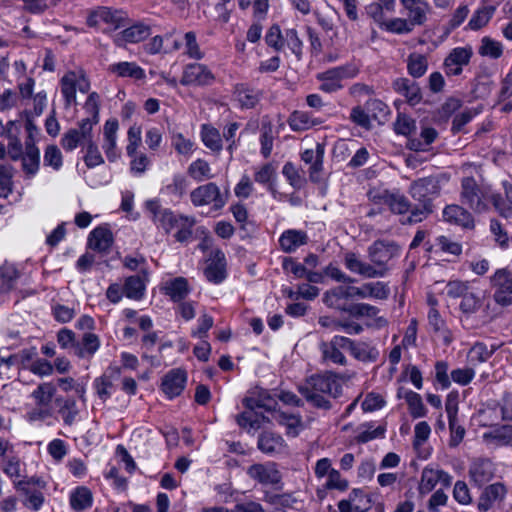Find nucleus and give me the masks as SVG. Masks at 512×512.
<instances>
[{
    "mask_svg": "<svg viewBox=\"0 0 512 512\" xmlns=\"http://www.w3.org/2000/svg\"><path fill=\"white\" fill-rule=\"evenodd\" d=\"M298 391L314 407L328 410L331 403L326 396L337 398L342 392V386L337 374L326 372L309 377L298 387Z\"/></svg>",
    "mask_w": 512,
    "mask_h": 512,
    "instance_id": "f257e3e1",
    "label": "nucleus"
},
{
    "mask_svg": "<svg viewBox=\"0 0 512 512\" xmlns=\"http://www.w3.org/2000/svg\"><path fill=\"white\" fill-rule=\"evenodd\" d=\"M410 195L419 204L412 210L404 223L415 224L426 219L433 212V200L440 194L439 181L433 177L420 178L410 186Z\"/></svg>",
    "mask_w": 512,
    "mask_h": 512,
    "instance_id": "f03ea898",
    "label": "nucleus"
},
{
    "mask_svg": "<svg viewBox=\"0 0 512 512\" xmlns=\"http://www.w3.org/2000/svg\"><path fill=\"white\" fill-rule=\"evenodd\" d=\"M461 203L474 212L482 213L489 207V187L480 186L473 177H465L461 182Z\"/></svg>",
    "mask_w": 512,
    "mask_h": 512,
    "instance_id": "7ed1b4c3",
    "label": "nucleus"
},
{
    "mask_svg": "<svg viewBox=\"0 0 512 512\" xmlns=\"http://www.w3.org/2000/svg\"><path fill=\"white\" fill-rule=\"evenodd\" d=\"M368 257L376 271H382L385 277L389 271L388 263L399 256L400 247L393 241L377 240L368 248Z\"/></svg>",
    "mask_w": 512,
    "mask_h": 512,
    "instance_id": "20e7f679",
    "label": "nucleus"
},
{
    "mask_svg": "<svg viewBox=\"0 0 512 512\" xmlns=\"http://www.w3.org/2000/svg\"><path fill=\"white\" fill-rule=\"evenodd\" d=\"M190 200L195 207L212 205V209L218 211L226 205L227 195L221 193L217 184L209 182L192 190Z\"/></svg>",
    "mask_w": 512,
    "mask_h": 512,
    "instance_id": "39448f33",
    "label": "nucleus"
},
{
    "mask_svg": "<svg viewBox=\"0 0 512 512\" xmlns=\"http://www.w3.org/2000/svg\"><path fill=\"white\" fill-rule=\"evenodd\" d=\"M244 405L247 408V411H244L236 417V421L240 427L249 430H258L264 423L270 422V419L267 416L257 412V409L260 408H264L266 411L272 412L274 408L270 405L265 404L262 400L254 398L244 399Z\"/></svg>",
    "mask_w": 512,
    "mask_h": 512,
    "instance_id": "423d86ee",
    "label": "nucleus"
},
{
    "mask_svg": "<svg viewBox=\"0 0 512 512\" xmlns=\"http://www.w3.org/2000/svg\"><path fill=\"white\" fill-rule=\"evenodd\" d=\"M61 93L65 100V106L76 105V91L87 93L90 82L82 71H69L60 80Z\"/></svg>",
    "mask_w": 512,
    "mask_h": 512,
    "instance_id": "0eeeda50",
    "label": "nucleus"
},
{
    "mask_svg": "<svg viewBox=\"0 0 512 512\" xmlns=\"http://www.w3.org/2000/svg\"><path fill=\"white\" fill-rule=\"evenodd\" d=\"M145 209L149 213L153 223L169 233L174 227L178 226L180 216L161 205L160 200L150 199L145 202Z\"/></svg>",
    "mask_w": 512,
    "mask_h": 512,
    "instance_id": "6e6552de",
    "label": "nucleus"
},
{
    "mask_svg": "<svg viewBox=\"0 0 512 512\" xmlns=\"http://www.w3.org/2000/svg\"><path fill=\"white\" fill-rule=\"evenodd\" d=\"M350 338L345 336H334L330 341H323L319 344L322 360L327 363L345 366L347 359L343 350L347 351V344Z\"/></svg>",
    "mask_w": 512,
    "mask_h": 512,
    "instance_id": "1a4fd4ad",
    "label": "nucleus"
},
{
    "mask_svg": "<svg viewBox=\"0 0 512 512\" xmlns=\"http://www.w3.org/2000/svg\"><path fill=\"white\" fill-rule=\"evenodd\" d=\"M215 81V75L204 64H187L182 73L180 83L184 86H210Z\"/></svg>",
    "mask_w": 512,
    "mask_h": 512,
    "instance_id": "9d476101",
    "label": "nucleus"
},
{
    "mask_svg": "<svg viewBox=\"0 0 512 512\" xmlns=\"http://www.w3.org/2000/svg\"><path fill=\"white\" fill-rule=\"evenodd\" d=\"M472 56L473 50L470 46L453 48L443 62V70L446 76L461 75L464 67L469 65Z\"/></svg>",
    "mask_w": 512,
    "mask_h": 512,
    "instance_id": "9b49d317",
    "label": "nucleus"
},
{
    "mask_svg": "<svg viewBox=\"0 0 512 512\" xmlns=\"http://www.w3.org/2000/svg\"><path fill=\"white\" fill-rule=\"evenodd\" d=\"M93 127L88 120H81L77 128L66 131L61 138V146L67 152L75 150L79 145H86L93 139Z\"/></svg>",
    "mask_w": 512,
    "mask_h": 512,
    "instance_id": "f8f14e48",
    "label": "nucleus"
},
{
    "mask_svg": "<svg viewBox=\"0 0 512 512\" xmlns=\"http://www.w3.org/2000/svg\"><path fill=\"white\" fill-rule=\"evenodd\" d=\"M369 195L375 204L387 205L394 214L401 215L412 210L407 197L399 192H390L388 190L371 191Z\"/></svg>",
    "mask_w": 512,
    "mask_h": 512,
    "instance_id": "ddd939ff",
    "label": "nucleus"
},
{
    "mask_svg": "<svg viewBox=\"0 0 512 512\" xmlns=\"http://www.w3.org/2000/svg\"><path fill=\"white\" fill-rule=\"evenodd\" d=\"M494 288V300L502 305L512 304V272L507 269H499L491 277Z\"/></svg>",
    "mask_w": 512,
    "mask_h": 512,
    "instance_id": "4468645a",
    "label": "nucleus"
},
{
    "mask_svg": "<svg viewBox=\"0 0 512 512\" xmlns=\"http://www.w3.org/2000/svg\"><path fill=\"white\" fill-rule=\"evenodd\" d=\"M151 34V27L145 22H136L113 36V42L118 47L135 44L147 39Z\"/></svg>",
    "mask_w": 512,
    "mask_h": 512,
    "instance_id": "2eb2a0df",
    "label": "nucleus"
},
{
    "mask_svg": "<svg viewBox=\"0 0 512 512\" xmlns=\"http://www.w3.org/2000/svg\"><path fill=\"white\" fill-rule=\"evenodd\" d=\"M247 474L262 485H276L282 479V475L274 462L253 464L248 468Z\"/></svg>",
    "mask_w": 512,
    "mask_h": 512,
    "instance_id": "dca6fc26",
    "label": "nucleus"
},
{
    "mask_svg": "<svg viewBox=\"0 0 512 512\" xmlns=\"http://www.w3.org/2000/svg\"><path fill=\"white\" fill-rule=\"evenodd\" d=\"M204 275L209 282L219 284L226 278V258L220 249H214L210 253Z\"/></svg>",
    "mask_w": 512,
    "mask_h": 512,
    "instance_id": "f3484780",
    "label": "nucleus"
},
{
    "mask_svg": "<svg viewBox=\"0 0 512 512\" xmlns=\"http://www.w3.org/2000/svg\"><path fill=\"white\" fill-rule=\"evenodd\" d=\"M187 375L184 370L172 369L162 379V390L172 399L179 396L185 388Z\"/></svg>",
    "mask_w": 512,
    "mask_h": 512,
    "instance_id": "a211bd4d",
    "label": "nucleus"
},
{
    "mask_svg": "<svg viewBox=\"0 0 512 512\" xmlns=\"http://www.w3.org/2000/svg\"><path fill=\"white\" fill-rule=\"evenodd\" d=\"M407 19L415 26H422L427 21L430 5L425 0H400Z\"/></svg>",
    "mask_w": 512,
    "mask_h": 512,
    "instance_id": "6ab92c4d",
    "label": "nucleus"
},
{
    "mask_svg": "<svg viewBox=\"0 0 512 512\" xmlns=\"http://www.w3.org/2000/svg\"><path fill=\"white\" fill-rule=\"evenodd\" d=\"M392 87L394 91L403 96L406 102L411 106L419 104L422 100L421 89L418 83L413 80L397 78L393 81Z\"/></svg>",
    "mask_w": 512,
    "mask_h": 512,
    "instance_id": "aec40b11",
    "label": "nucleus"
},
{
    "mask_svg": "<svg viewBox=\"0 0 512 512\" xmlns=\"http://www.w3.org/2000/svg\"><path fill=\"white\" fill-rule=\"evenodd\" d=\"M344 265L352 273L359 274L365 278L383 277L382 271H376L372 264L361 260L354 252H347L345 254Z\"/></svg>",
    "mask_w": 512,
    "mask_h": 512,
    "instance_id": "412c9836",
    "label": "nucleus"
},
{
    "mask_svg": "<svg viewBox=\"0 0 512 512\" xmlns=\"http://www.w3.org/2000/svg\"><path fill=\"white\" fill-rule=\"evenodd\" d=\"M161 291L173 302L184 300L191 291L188 280L184 277H175L162 283Z\"/></svg>",
    "mask_w": 512,
    "mask_h": 512,
    "instance_id": "4be33fe9",
    "label": "nucleus"
},
{
    "mask_svg": "<svg viewBox=\"0 0 512 512\" xmlns=\"http://www.w3.org/2000/svg\"><path fill=\"white\" fill-rule=\"evenodd\" d=\"M309 237L303 230L287 229L279 237L280 249L285 253H293L308 243Z\"/></svg>",
    "mask_w": 512,
    "mask_h": 512,
    "instance_id": "5701e85b",
    "label": "nucleus"
},
{
    "mask_svg": "<svg viewBox=\"0 0 512 512\" xmlns=\"http://www.w3.org/2000/svg\"><path fill=\"white\" fill-rule=\"evenodd\" d=\"M450 481L451 477L447 472L425 467L421 474L419 491L421 494H427L434 489L438 482H442L444 485H449Z\"/></svg>",
    "mask_w": 512,
    "mask_h": 512,
    "instance_id": "b1692460",
    "label": "nucleus"
},
{
    "mask_svg": "<svg viewBox=\"0 0 512 512\" xmlns=\"http://www.w3.org/2000/svg\"><path fill=\"white\" fill-rule=\"evenodd\" d=\"M117 130L118 121L116 119H109L105 122L102 148L110 162H114L120 155L116 147Z\"/></svg>",
    "mask_w": 512,
    "mask_h": 512,
    "instance_id": "393cba45",
    "label": "nucleus"
},
{
    "mask_svg": "<svg viewBox=\"0 0 512 512\" xmlns=\"http://www.w3.org/2000/svg\"><path fill=\"white\" fill-rule=\"evenodd\" d=\"M113 244L112 232L106 227H96L88 236L89 248L105 253L108 252Z\"/></svg>",
    "mask_w": 512,
    "mask_h": 512,
    "instance_id": "a878e982",
    "label": "nucleus"
},
{
    "mask_svg": "<svg viewBox=\"0 0 512 512\" xmlns=\"http://www.w3.org/2000/svg\"><path fill=\"white\" fill-rule=\"evenodd\" d=\"M234 96L241 108L252 109L260 101L262 93L260 90L250 87L247 84H237L234 88Z\"/></svg>",
    "mask_w": 512,
    "mask_h": 512,
    "instance_id": "bb28decb",
    "label": "nucleus"
},
{
    "mask_svg": "<svg viewBox=\"0 0 512 512\" xmlns=\"http://www.w3.org/2000/svg\"><path fill=\"white\" fill-rule=\"evenodd\" d=\"M443 217L447 222L454 223L464 228L474 227L472 215L459 205H448L443 211Z\"/></svg>",
    "mask_w": 512,
    "mask_h": 512,
    "instance_id": "cd10ccee",
    "label": "nucleus"
},
{
    "mask_svg": "<svg viewBox=\"0 0 512 512\" xmlns=\"http://www.w3.org/2000/svg\"><path fill=\"white\" fill-rule=\"evenodd\" d=\"M258 449L268 455H274L284 450V439L273 432H262L258 437Z\"/></svg>",
    "mask_w": 512,
    "mask_h": 512,
    "instance_id": "c85d7f7f",
    "label": "nucleus"
},
{
    "mask_svg": "<svg viewBox=\"0 0 512 512\" xmlns=\"http://www.w3.org/2000/svg\"><path fill=\"white\" fill-rule=\"evenodd\" d=\"M347 351L362 362H374L379 357V350L375 346L367 342H355L352 339L347 344Z\"/></svg>",
    "mask_w": 512,
    "mask_h": 512,
    "instance_id": "c756f323",
    "label": "nucleus"
},
{
    "mask_svg": "<svg viewBox=\"0 0 512 512\" xmlns=\"http://www.w3.org/2000/svg\"><path fill=\"white\" fill-rule=\"evenodd\" d=\"M506 488L502 483H494L485 488L478 502L480 511H487L495 501L502 500L506 495Z\"/></svg>",
    "mask_w": 512,
    "mask_h": 512,
    "instance_id": "7c9ffc66",
    "label": "nucleus"
},
{
    "mask_svg": "<svg viewBox=\"0 0 512 512\" xmlns=\"http://www.w3.org/2000/svg\"><path fill=\"white\" fill-rule=\"evenodd\" d=\"M288 125L294 132L306 131L314 126L321 124L319 119L313 118L312 115L306 111H293L288 117Z\"/></svg>",
    "mask_w": 512,
    "mask_h": 512,
    "instance_id": "2f4dec72",
    "label": "nucleus"
},
{
    "mask_svg": "<svg viewBox=\"0 0 512 512\" xmlns=\"http://www.w3.org/2000/svg\"><path fill=\"white\" fill-rule=\"evenodd\" d=\"M438 137L436 129L424 126L421 129L420 135L410 137L407 141V148L413 151H426L430 144H432Z\"/></svg>",
    "mask_w": 512,
    "mask_h": 512,
    "instance_id": "473e14b6",
    "label": "nucleus"
},
{
    "mask_svg": "<svg viewBox=\"0 0 512 512\" xmlns=\"http://www.w3.org/2000/svg\"><path fill=\"white\" fill-rule=\"evenodd\" d=\"M359 69L353 64L328 69L317 75V79L336 80L341 83L342 80L351 79L358 75Z\"/></svg>",
    "mask_w": 512,
    "mask_h": 512,
    "instance_id": "72a5a7b5",
    "label": "nucleus"
},
{
    "mask_svg": "<svg viewBox=\"0 0 512 512\" xmlns=\"http://www.w3.org/2000/svg\"><path fill=\"white\" fill-rule=\"evenodd\" d=\"M69 501L71 508L80 512L92 506L93 495L87 487L79 486L71 492Z\"/></svg>",
    "mask_w": 512,
    "mask_h": 512,
    "instance_id": "f704fd0d",
    "label": "nucleus"
},
{
    "mask_svg": "<svg viewBox=\"0 0 512 512\" xmlns=\"http://www.w3.org/2000/svg\"><path fill=\"white\" fill-rule=\"evenodd\" d=\"M100 347V339L94 334L87 332L83 335L81 342L75 346V355L79 358L92 357Z\"/></svg>",
    "mask_w": 512,
    "mask_h": 512,
    "instance_id": "c9c22d12",
    "label": "nucleus"
},
{
    "mask_svg": "<svg viewBox=\"0 0 512 512\" xmlns=\"http://www.w3.org/2000/svg\"><path fill=\"white\" fill-rule=\"evenodd\" d=\"M272 419L279 425L284 426L287 434L296 436L299 433V427L301 425L299 415L283 412L274 408L272 411Z\"/></svg>",
    "mask_w": 512,
    "mask_h": 512,
    "instance_id": "e433bc0d",
    "label": "nucleus"
},
{
    "mask_svg": "<svg viewBox=\"0 0 512 512\" xmlns=\"http://www.w3.org/2000/svg\"><path fill=\"white\" fill-rule=\"evenodd\" d=\"M145 289V280L140 275L129 276L124 281L123 292L129 299L141 300L144 297Z\"/></svg>",
    "mask_w": 512,
    "mask_h": 512,
    "instance_id": "4c0bfd02",
    "label": "nucleus"
},
{
    "mask_svg": "<svg viewBox=\"0 0 512 512\" xmlns=\"http://www.w3.org/2000/svg\"><path fill=\"white\" fill-rule=\"evenodd\" d=\"M488 460L475 461L469 469L471 480L478 486H482L492 477V467Z\"/></svg>",
    "mask_w": 512,
    "mask_h": 512,
    "instance_id": "58836bf2",
    "label": "nucleus"
},
{
    "mask_svg": "<svg viewBox=\"0 0 512 512\" xmlns=\"http://www.w3.org/2000/svg\"><path fill=\"white\" fill-rule=\"evenodd\" d=\"M18 491L26 495L25 506L33 511H38L44 503V495L42 490L28 487L26 483H15Z\"/></svg>",
    "mask_w": 512,
    "mask_h": 512,
    "instance_id": "ea45409f",
    "label": "nucleus"
},
{
    "mask_svg": "<svg viewBox=\"0 0 512 512\" xmlns=\"http://www.w3.org/2000/svg\"><path fill=\"white\" fill-rule=\"evenodd\" d=\"M402 391V388L399 389L398 391L399 398L402 397ZM403 397L405 398L408 404L409 412L413 418H420L426 415L425 406L423 404L421 396L418 393L411 390H407L404 391Z\"/></svg>",
    "mask_w": 512,
    "mask_h": 512,
    "instance_id": "a19ab883",
    "label": "nucleus"
},
{
    "mask_svg": "<svg viewBox=\"0 0 512 512\" xmlns=\"http://www.w3.org/2000/svg\"><path fill=\"white\" fill-rule=\"evenodd\" d=\"M261 154L264 158H268L273 149V125L267 117H263L260 129Z\"/></svg>",
    "mask_w": 512,
    "mask_h": 512,
    "instance_id": "79ce46f5",
    "label": "nucleus"
},
{
    "mask_svg": "<svg viewBox=\"0 0 512 512\" xmlns=\"http://www.w3.org/2000/svg\"><path fill=\"white\" fill-rule=\"evenodd\" d=\"M201 139L204 145L214 152H220L223 148L220 132L209 124L202 125Z\"/></svg>",
    "mask_w": 512,
    "mask_h": 512,
    "instance_id": "37998d69",
    "label": "nucleus"
},
{
    "mask_svg": "<svg viewBox=\"0 0 512 512\" xmlns=\"http://www.w3.org/2000/svg\"><path fill=\"white\" fill-rule=\"evenodd\" d=\"M110 70L119 77H131L136 80L145 77L144 70L134 62H119L111 65Z\"/></svg>",
    "mask_w": 512,
    "mask_h": 512,
    "instance_id": "c03bdc74",
    "label": "nucleus"
},
{
    "mask_svg": "<svg viewBox=\"0 0 512 512\" xmlns=\"http://www.w3.org/2000/svg\"><path fill=\"white\" fill-rule=\"evenodd\" d=\"M187 173L197 182H203L213 178L209 163L201 158L196 159L188 166Z\"/></svg>",
    "mask_w": 512,
    "mask_h": 512,
    "instance_id": "a18cd8bd",
    "label": "nucleus"
},
{
    "mask_svg": "<svg viewBox=\"0 0 512 512\" xmlns=\"http://www.w3.org/2000/svg\"><path fill=\"white\" fill-rule=\"evenodd\" d=\"M56 393V386L52 382H44L31 393L36 405L50 406Z\"/></svg>",
    "mask_w": 512,
    "mask_h": 512,
    "instance_id": "49530a36",
    "label": "nucleus"
},
{
    "mask_svg": "<svg viewBox=\"0 0 512 512\" xmlns=\"http://www.w3.org/2000/svg\"><path fill=\"white\" fill-rule=\"evenodd\" d=\"M428 69L427 57L419 53H411L407 58V70L414 78L422 77Z\"/></svg>",
    "mask_w": 512,
    "mask_h": 512,
    "instance_id": "de8ad7c7",
    "label": "nucleus"
},
{
    "mask_svg": "<svg viewBox=\"0 0 512 512\" xmlns=\"http://www.w3.org/2000/svg\"><path fill=\"white\" fill-rule=\"evenodd\" d=\"M495 347L488 348L484 343H475L468 352V361L475 366L486 362L494 353Z\"/></svg>",
    "mask_w": 512,
    "mask_h": 512,
    "instance_id": "09e8293b",
    "label": "nucleus"
},
{
    "mask_svg": "<svg viewBox=\"0 0 512 512\" xmlns=\"http://www.w3.org/2000/svg\"><path fill=\"white\" fill-rule=\"evenodd\" d=\"M483 437L485 440L494 441L497 444H509L512 441V425L496 426L485 432Z\"/></svg>",
    "mask_w": 512,
    "mask_h": 512,
    "instance_id": "8fccbe9b",
    "label": "nucleus"
},
{
    "mask_svg": "<svg viewBox=\"0 0 512 512\" xmlns=\"http://www.w3.org/2000/svg\"><path fill=\"white\" fill-rule=\"evenodd\" d=\"M478 53L484 57L498 59L503 54V45L501 42L496 41L488 36H485L481 40V45L478 49Z\"/></svg>",
    "mask_w": 512,
    "mask_h": 512,
    "instance_id": "3c124183",
    "label": "nucleus"
},
{
    "mask_svg": "<svg viewBox=\"0 0 512 512\" xmlns=\"http://www.w3.org/2000/svg\"><path fill=\"white\" fill-rule=\"evenodd\" d=\"M494 12L495 7L493 6H484L479 8L469 20L468 28L474 31L481 29L490 21Z\"/></svg>",
    "mask_w": 512,
    "mask_h": 512,
    "instance_id": "603ef678",
    "label": "nucleus"
},
{
    "mask_svg": "<svg viewBox=\"0 0 512 512\" xmlns=\"http://www.w3.org/2000/svg\"><path fill=\"white\" fill-rule=\"evenodd\" d=\"M363 430L356 436L358 443H367L377 438H383L386 432L385 425L374 426L373 422L364 423Z\"/></svg>",
    "mask_w": 512,
    "mask_h": 512,
    "instance_id": "864d4df0",
    "label": "nucleus"
},
{
    "mask_svg": "<svg viewBox=\"0 0 512 512\" xmlns=\"http://www.w3.org/2000/svg\"><path fill=\"white\" fill-rule=\"evenodd\" d=\"M481 305L482 300L479 292L472 287L471 290L462 297L460 310L465 314H473L480 309Z\"/></svg>",
    "mask_w": 512,
    "mask_h": 512,
    "instance_id": "5fc2aeb1",
    "label": "nucleus"
},
{
    "mask_svg": "<svg viewBox=\"0 0 512 512\" xmlns=\"http://www.w3.org/2000/svg\"><path fill=\"white\" fill-rule=\"evenodd\" d=\"M84 109L88 114L84 120H88L93 127L99 122L100 97L96 92H91L88 95Z\"/></svg>",
    "mask_w": 512,
    "mask_h": 512,
    "instance_id": "6e6d98bb",
    "label": "nucleus"
},
{
    "mask_svg": "<svg viewBox=\"0 0 512 512\" xmlns=\"http://www.w3.org/2000/svg\"><path fill=\"white\" fill-rule=\"evenodd\" d=\"M57 403L62 402V405L59 409V413L64 421L65 424L71 425L74 421L76 416L78 415V408L75 399L73 398H66L64 400L57 398Z\"/></svg>",
    "mask_w": 512,
    "mask_h": 512,
    "instance_id": "4d7b16f0",
    "label": "nucleus"
},
{
    "mask_svg": "<svg viewBox=\"0 0 512 512\" xmlns=\"http://www.w3.org/2000/svg\"><path fill=\"white\" fill-rule=\"evenodd\" d=\"M394 129L397 134L413 137L416 131V121L405 114H398L394 123Z\"/></svg>",
    "mask_w": 512,
    "mask_h": 512,
    "instance_id": "13d9d810",
    "label": "nucleus"
},
{
    "mask_svg": "<svg viewBox=\"0 0 512 512\" xmlns=\"http://www.w3.org/2000/svg\"><path fill=\"white\" fill-rule=\"evenodd\" d=\"M382 28L395 34H408L413 31L414 25L407 18H393L385 21Z\"/></svg>",
    "mask_w": 512,
    "mask_h": 512,
    "instance_id": "bf43d9fd",
    "label": "nucleus"
},
{
    "mask_svg": "<svg viewBox=\"0 0 512 512\" xmlns=\"http://www.w3.org/2000/svg\"><path fill=\"white\" fill-rule=\"evenodd\" d=\"M184 41L185 55L194 60H201L204 58V52L200 49V46L197 42L196 34L193 31L185 33Z\"/></svg>",
    "mask_w": 512,
    "mask_h": 512,
    "instance_id": "052dcab7",
    "label": "nucleus"
},
{
    "mask_svg": "<svg viewBox=\"0 0 512 512\" xmlns=\"http://www.w3.org/2000/svg\"><path fill=\"white\" fill-rule=\"evenodd\" d=\"M275 168L271 163H266L260 167L254 175V180L262 185H267L269 190H273V180L275 178Z\"/></svg>",
    "mask_w": 512,
    "mask_h": 512,
    "instance_id": "680f3d73",
    "label": "nucleus"
},
{
    "mask_svg": "<svg viewBox=\"0 0 512 512\" xmlns=\"http://www.w3.org/2000/svg\"><path fill=\"white\" fill-rule=\"evenodd\" d=\"M344 311L348 312L353 317H376L379 309L367 303L352 304L348 308H344Z\"/></svg>",
    "mask_w": 512,
    "mask_h": 512,
    "instance_id": "e2e57ef3",
    "label": "nucleus"
},
{
    "mask_svg": "<svg viewBox=\"0 0 512 512\" xmlns=\"http://www.w3.org/2000/svg\"><path fill=\"white\" fill-rule=\"evenodd\" d=\"M101 15L103 23L113 26V29H118L125 24V15L122 11L101 7Z\"/></svg>",
    "mask_w": 512,
    "mask_h": 512,
    "instance_id": "0e129e2a",
    "label": "nucleus"
},
{
    "mask_svg": "<svg viewBox=\"0 0 512 512\" xmlns=\"http://www.w3.org/2000/svg\"><path fill=\"white\" fill-rule=\"evenodd\" d=\"M85 147L86 154L84 156V162L87 167L94 168L104 163V159L93 139L88 142Z\"/></svg>",
    "mask_w": 512,
    "mask_h": 512,
    "instance_id": "69168bd1",
    "label": "nucleus"
},
{
    "mask_svg": "<svg viewBox=\"0 0 512 512\" xmlns=\"http://www.w3.org/2000/svg\"><path fill=\"white\" fill-rule=\"evenodd\" d=\"M471 288L469 282L452 280L446 284L445 293L450 298H462Z\"/></svg>",
    "mask_w": 512,
    "mask_h": 512,
    "instance_id": "338daca9",
    "label": "nucleus"
},
{
    "mask_svg": "<svg viewBox=\"0 0 512 512\" xmlns=\"http://www.w3.org/2000/svg\"><path fill=\"white\" fill-rule=\"evenodd\" d=\"M265 42L276 51H280L284 47V36L278 25L274 24L269 28L265 35Z\"/></svg>",
    "mask_w": 512,
    "mask_h": 512,
    "instance_id": "774afa93",
    "label": "nucleus"
}]
</instances>
